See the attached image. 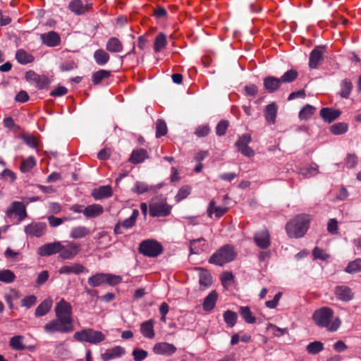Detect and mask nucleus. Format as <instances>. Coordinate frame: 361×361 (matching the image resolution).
<instances>
[{"label": "nucleus", "mask_w": 361, "mask_h": 361, "mask_svg": "<svg viewBox=\"0 0 361 361\" xmlns=\"http://www.w3.org/2000/svg\"><path fill=\"white\" fill-rule=\"evenodd\" d=\"M74 329L73 324L56 317L47 322L44 330L47 334H54L56 333L66 334L72 332Z\"/></svg>", "instance_id": "6"}, {"label": "nucleus", "mask_w": 361, "mask_h": 361, "mask_svg": "<svg viewBox=\"0 0 361 361\" xmlns=\"http://www.w3.org/2000/svg\"><path fill=\"white\" fill-rule=\"evenodd\" d=\"M236 256L234 247L230 245H226L219 249L209 258V262L219 266L233 261Z\"/></svg>", "instance_id": "3"}, {"label": "nucleus", "mask_w": 361, "mask_h": 361, "mask_svg": "<svg viewBox=\"0 0 361 361\" xmlns=\"http://www.w3.org/2000/svg\"><path fill=\"white\" fill-rule=\"evenodd\" d=\"M104 212V208L98 204H93L85 207L82 214L87 218H96Z\"/></svg>", "instance_id": "21"}, {"label": "nucleus", "mask_w": 361, "mask_h": 361, "mask_svg": "<svg viewBox=\"0 0 361 361\" xmlns=\"http://www.w3.org/2000/svg\"><path fill=\"white\" fill-rule=\"evenodd\" d=\"M20 296L21 294L20 291L14 288L11 289L9 292L5 295L4 298L10 309H13V301L19 299Z\"/></svg>", "instance_id": "40"}, {"label": "nucleus", "mask_w": 361, "mask_h": 361, "mask_svg": "<svg viewBox=\"0 0 361 361\" xmlns=\"http://www.w3.org/2000/svg\"><path fill=\"white\" fill-rule=\"evenodd\" d=\"M138 215H139L138 210L134 209L133 211L131 216L121 223V225L123 226V228L129 229V228H132L135 225Z\"/></svg>", "instance_id": "47"}, {"label": "nucleus", "mask_w": 361, "mask_h": 361, "mask_svg": "<svg viewBox=\"0 0 361 361\" xmlns=\"http://www.w3.org/2000/svg\"><path fill=\"white\" fill-rule=\"evenodd\" d=\"M43 42L49 47L57 46L60 42V37L55 32H49L42 35Z\"/></svg>", "instance_id": "33"}, {"label": "nucleus", "mask_w": 361, "mask_h": 361, "mask_svg": "<svg viewBox=\"0 0 361 361\" xmlns=\"http://www.w3.org/2000/svg\"><path fill=\"white\" fill-rule=\"evenodd\" d=\"M327 230L331 234L338 233V222L335 219H330L327 224Z\"/></svg>", "instance_id": "64"}, {"label": "nucleus", "mask_w": 361, "mask_h": 361, "mask_svg": "<svg viewBox=\"0 0 361 361\" xmlns=\"http://www.w3.org/2000/svg\"><path fill=\"white\" fill-rule=\"evenodd\" d=\"M341 115L339 110L330 108H322L320 111L321 117L326 122L331 123L336 120Z\"/></svg>", "instance_id": "27"}, {"label": "nucleus", "mask_w": 361, "mask_h": 361, "mask_svg": "<svg viewBox=\"0 0 361 361\" xmlns=\"http://www.w3.org/2000/svg\"><path fill=\"white\" fill-rule=\"evenodd\" d=\"M334 295L338 300L343 302H349L354 298L353 290L344 285L337 286L334 288Z\"/></svg>", "instance_id": "14"}, {"label": "nucleus", "mask_w": 361, "mask_h": 361, "mask_svg": "<svg viewBox=\"0 0 361 361\" xmlns=\"http://www.w3.org/2000/svg\"><path fill=\"white\" fill-rule=\"evenodd\" d=\"M59 245L60 241L46 243L38 248L37 254L42 257L59 254Z\"/></svg>", "instance_id": "17"}, {"label": "nucleus", "mask_w": 361, "mask_h": 361, "mask_svg": "<svg viewBox=\"0 0 361 361\" xmlns=\"http://www.w3.org/2000/svg\"><path fill=\"white\" fill-rule=\"evenodd\" d=\"M73 338L80 342H87L97 345L104 341L106 336L101 331L87 328L76 331L73 335Z\"/></svg>", "instance_id": "4"}, {"label": "nucleus", "mask_w": 361, "mask_h": 361, "mask_svg": "<svg viewBox=\"0 0 361 361\" xmlns=\"http://www.w3.org/2000/svg\"><path fill=\"white\" fill-rule=\"evenodd\" d=\"M267 330H271L272 334L274 336H277V337L285 335V334H288V332L287 328H284V329L279 328L273 324H269L267 325Z\"/></svg>", "instance_id": "55"}, {"label": "nucleus", "mask_w": 361, "mask_h": 361, "mask_svg": "<svg viewBox=\"0 0 361 361\" xmlns=\"http://www.w3.org/2000/svg\"><path fill=\"white\" fill-rule=\"evenodd\" d=\"M88 272V270L80 263H72L62 266L59 269L60 274H80L82 273Z\"/></svg>", "instance_id": "16"}, {"label": "nucleus", "mask_w": 361, "mask_h": 361, "mask_svg": "<svg viewBox=\"0 0 361 361\" xmlns=\"http://www.w3.org/2000/svg\"><path fill=\"white\" fill-rule=\"evenodd\" d=\"M312 319L318 326L324 327L331 332L336 331L341 324V319L337 317H334L333 310L328 307L316 310L312 315Z\"/></svg>", "instance_id": "1"}, {"label": "nucleus", "mask_w": 361, "mask_h": 361, "mask_svg": "<svg viewBox=\"0 0 361 361\" xmlns=\"http://www.w3.org/2000/svg\"><path fill=\"white\" fill-rule=\"evenodd\" d=\"M310 224L307 215L300 214L289 221L286 224V232L290 238H301L307 232Z\"/></svg>", "instance_id": "2"}, {"label": "nucleus", "mask_w": 361, "mask_h": 361, "mask_svg": "<svg viewBox=\"0 0 361 361\" xmlns=\"http://www.w3.org/2000/svg\"><path fill=\"white\" fill-rule=\"evenodd\" d=\"M94 59L95 62L99 66H104L108 63L110 56L104 50L99 49L94 51Z\"/></svg>", "instance_id": "37"}, {"label": "nucleus", "mask_w": 361, "mask_h": 361, "mask_svg": "<svg viewBox=\"0 0 361 361\" xmlns=\"http://www.w3.org/2000/svg\"><path fill=\"white\" fill-rule=\"evenodd\" d=\"M308 353L315 355L324 350V345L321 341L310 343L306 347Z\"/></svg>", "instance_id": "46"}, {"label": "nucleus", "mask_w": 361, "mask_h": 361, "mask_svg": "<svg viewBox=\"0 0 361 361\" xmlns=\"http://www.w3.org/2000/svg\"><path fill=\"white\" fill-rule=\"evenodd\" d=\"M149 187L145 182L137 181L132 190L137 194H142L149 190Z\"/></svg>", "instance_id": "59"}, {"label": "nucleus", "mask_w": 361, "mask_h": 361, "mask_svg": "<svg viewBox=\"0 0 361 361\" xmlns=\"http://www.w3.org/2000/svg\"><path fill=\"white\" fill-rule=\"evenodd\" d=\"M345 271L348 274H355L361 271V258H357L350 262L345 268Z\"/></svg>", "instance_id": "42"}, {"label": "nucleus", "mask_w": 361, "mask_h": 361, "mask_svg": "<svg viewBox=\"0 0 361 361\" xmlns=\"http://www.w3.org/2000/svg\"><path fill=\"white\" fill-rule=\"evenodd\" d=\"M298 77V73L295 70H289L286 71L281 78L282 82H291Z\"/></svg>", "instance_id": "56"}, {"label": "nucleus", "mask_w": 361, "mask_h": 361, "mask_svg": "<svg viewBox=\"0 0 361 361\" xmlns=\"http://www.w3.org/2000/svg\"><path fill=\"white\" fill-rule=\"evenodd\" d=\"M163 248L157 241L148 239L142 241L139 245V252L145 256L155 257L161 254Z\"/></svg>", "instance_id": "8"}, {"label": "nucleus", "mask_w": 361, "mask_h": 361, "mask_svg": "<svg viewBox=\"0 0 361 361\" xmlns=\"http://www.w3.org/2000/svg\"><path fill=\"white\" fill-rule=\"evenodd\" d=\"M282 293L281 292L276 293L274 297L273 300H268L266 302V307L270 309L276 308L279 304L280 299L281 298Z\"/></svg>", "instance_id": "63"}, {"label": "nucleus", "mask_w": 361, "mask_h": 361, "mask_svg": "<svg viewBox=\"0 0 361 361\" xmlns=\"http://www.w3.org/2000/svg\"><path fill=\"white\" fill-rule=\"evenodd\" d=\"M122 278L111 274L97 273L88 279V284L92 287H97L104 283L115 286L120 283Z\"/></svg>", "instance_id": "7"}, {"label": "nucleus", "mask_w": 361, "mask_h": 361, "mask_svg": "<svg viewBox=\"0 0 361 361\" xmlns=\"http://www.w3.org/2000/svg\"><path fill=\"white\" fill-rule=\"evenodd\" d=\"M37 298L33 295H30L22 299L21 306L28 309L33 306L35 304Z\"/></svg>", "instance_id": "61"}, {"label": "nucleus", "mask_w": 361, "mask_h": 361, "mask_svg": "<svg viewBox=\"0 0 361 361\" xmlns=\"http://www.w3.org/2000/svg\"><path fill=\"white\" fill-rule=\"evenodd\" d=\"M132 355L135 361H143L147 357L148 353L145 350L135 348L133 350Z\"/></svg>", "instance_id": "60"}, {"label": "nucleus", "mask_w": 361, "mask_h": 361, "mask_svg": "<svg viewBox=\"0 0 361 361\" xmlns=\"http://www.w3.org/2000/svg\"><path fill=\"white\" fill-rule=\"evenodd\" d=\"M24 341L25 338L23 336L16 335L11 338L9 345L14 350L21 351L25 349Z\"/></svg>", "instance_id": "34"}, {"label": "nucleus", "mask_w": 361, "mask_h": 361, "mask_svg": "<svg viewBox=\"0 0 361 361\" xmlns=\"http://www.w3.org/2000/svg\"><path fill=\"white\" fill-rule=\"evenodd\" d=\"M167 45L166 36L163 32H159L155 37L154 50L156 53L160 52Z\"/></svg>", "instance_id": "36"}, {"label": "nucleus", "mask_w": 361, "mask_h": 361, "mask_svg": "<svg viewBox=\"0 0 361 361\" xmlns=\"http://www.w3.org/2000/svg\"><path fill=\"white\" fill-rule=\"evenodd\" d=\"M16 279L15 274L10 269L0 271V281L5 283H11Z\"/></svg>", "instance_id": "45"}, {"label": "nucleus", "mask_w": 361, "mask_h": 361, "mask_svg": "<svg viewBox=\"0 0 361 361\" xmlns=\"http://www.w3.org/2000/svg\"><path fill=\"white\" fill-rule=\"evenodd\" d=\"M56 317L73 324V307L70 302L61 299L54 308Z\"/></svg>", "instance_id": "9"}, {"label": "nucleus", "mask_w": 361, "mask_h": 361, "mask_svg": "<svg viewBox=\"0 0 361 361\" xmlns=\"http://www.w3.org/2000/svg\"><path fill=\"white\" fill-rule=\"evenodd\" d=\"M282 83L280 78L268 76L264 79V86L269 92H275Z\"/></svg>", "instance_id": "28"}, {"label": "nucleus", "mask_w": 361, "mask_h": 361, "mask_svg": "<svg viewBox=\"0 0 361 361\" xmlns=\"http://www.w3.org/2000/svg\"><path fill=\"white\" fill-rule=\"evenodd\" d=\"M197 270L199 271V283L200 288L205 290L208 288L212 283V276L207 270L202 268H198Z\"/></svg>", "instance_id": "22"}, {"label": "nucleus", "mask_w": 361, "mask_h": 361, "mask_svg": "<svg viewBox=\"0 0 361 361\" xmlns=\"http://www.w3.org/2000/svg\"><path fill=\"white\" fill-rule=\"evenodd\" d=\"M153 351L157 355H171L176 351V348L173 344L160 342L154 345Z\"/></svg>", "instance_id": "20"}, {"label": "nucleus", "mask_w": 361, "mask_h": 361, "mask_svg": "<svg viewBox=\"0 0 361 361\" xmlns=\"http://www.w3.org/2000/svg\"><path fill=\"white\" fill-rule=\"evenodd\" d=\"M237 318V314L233 311L227 310L224 313V321L230 327H233L235 324Z\"/></svg>", "instance_id": "49"}, {"label": "nucleus", "mask_w": 361, "mask_h": 361, "mask_svg": "<svg viewBox=\"0 0 361 361\" xmlns=\"http://www.w3.org/2000/svg\"><path fill=\"white\" fill-rule=\"evenodd\" d=\"M312 255L314 259H320L322 261L328 260L330 257V255L327 254L326 251L318 247L314 248Z\"/></svg>", "instance_id": "53"}, {"label": "nucleus", "mask_w": 361, "mask_h": 361, "mask_svg": "<svg viewBox=\"0 0 361 361\" xmlns=\"http://www.w3.org/2000/svg\"><path fill=\"white\" fill-rule=\"evenodd\" d=\"M81 251L80 245L73 240L60 241L59 256L61 259H73Z\"/></svg>", "instance_id": "5"}, {"label": "nucleus", "mask_w": 361, "mask_h": 361, "mask_svg": "<svg viewBox=\"0 0 361 361\" xmlns=\"http://www.w3.org/2000/svg\"><path fill=\"white\" fill-rule=\"evenodd\" d=\"M316 108L312 105H305L299 112V118L301 120H308L315 113Z\"/></svg>", "instance_id": "44"}, {"label": "nucleus", "mask_w": 361, "mask_h": 361, "mask_svg": "<svg viewBox=\"0 0 361 361\" xmlns=\"http://www.w3.org/2000/svg\"><path fill=\"white\" fill-rule=\"evenodd\" d=\"M324 47H316L310 54L309 66L310 68L316 69L319 67L323 60Z\"/></svg>", "instance_id": "15"}, {"label": "nucleus", "mask_w": 361, "mask_h": 361, "mask_svg": "<svg viewBox=\"0 0 361 361\" xmlns=\"http://www.w3.org/2000/svg\"><path fill=\"white\" fill-rule=\"evenodd\" d=\"M110 72L106 70H100L93 73L92 80L94 84H99L102 80L107 78Z\"/></svg>", "instance_id": "50"}, {"label": "nucleus", "mask_w": 361, "mask_h": 361, "mask_svg": "<svg viewBox=\"0 0 361 361\" xmlns=\"http://www.w3.org/2000/svg\"><path fill=\"white\" fill-rule=\"evenodd\" d=\"M36 165V159L33 156L23 159L20 165V171L23 173L29 172Z\"/></svg>", "instance_id": "41"}, {"label": "nucleus", "mask_w": 361, "mask_h": 361, "mask_svg": "<svg viewBox=\"0 0 361 361\" xmlns=\"http://www.w3.org/2000/svg\"><path fill=\"white\" fill-rule=\"evenodd\" d=\"M126 353L124 348L121 346H115L112 348L107 349L104 353L101 355V358L103 361H109L110 360L121 357Z\"/></svg>", "instance_id": "19"}, {"label": "nucleus", "mask_w": 361, "mask_h": 361, "mask_svg": "<svg viewBox=\"0 0 361 361\" xmlns=\"http://www.w3.org/2000/svg\"><path fill=\"white\" fill-rule=\"evenodd\" d=\"M147 158V152L144 149H137L133 151L130 161L133 164H139Z\"/></svg>", "instance_id": "35"}, {"label": "nucleus", "mask_w": 361, "mask_h": 361, "mask_svg": "<svg viewBox=\"0 0 361 361\" xmlns=\"http://www.w3.org/2000/svg\"><path fill=\"white\" fill-rule=\"evenodd\" d=\"M251 141L252 138L250 135L248 133H245L239 137L238 141L235 143V145L239 149L240 147L248 146Z\"/></svg>", "instance_id": "58"}, {"label": "nucleus", "mask_w": 361, "mask_h": 361, "mask_svg": "<svg viewBox=\"0 0 361 361\" xmlns=\"http://www.w3.org/2000/svg\"><path fill=\"white\" fill-rule=\"evenodd\" d=\"M52 307V300L50 298L43 300L36 308L35 314L37 317L46 315Z\"/></svg>", "instance_id": "29"}, {"label": "nucleus", "mask_w": 361, "mask_h": 361, "mask_svg": "<svg viewBox=\"0 0 361 361\" xmlns=\"http://www.w3.org/2000/svg\"><path fill=\"white\" fill-rule=\"evenodd\" d=\"M90 228L84 226H77L71 228L70 231V238L74 240L84 238L90 235Z\"/></svg>", "instance_id": "23"}, {"label": "nucleus", "mask_w": 361, "mask_h": 361, "mask_svg": "<svg viewBox=\"0 0 361 361\" xmlns=\"http://www.w3.org/2000/svg\"><path fill=\"white\" fill-rule=\"evenodd\" d=\"M348 130V125L345 123H337L331 126V132L334 135H342Z\"/></svg>", "instance_id": "51"}, {"label": "nucleus", "mask_w": 361, "mask_h": 361, "mask_svg": "<svg viewBox=\"0 0 361 361\" xmlns=\"http://www.w3.org/2000/svg\"><path fill=\"white\" fill-rule=\"evenodd\" d=\"M16 60L21 64H27L34 61V57L27 51L19 49L16 54Z\"/></svg>", "instance_id": "38"}, {"label": "nucleus", "mask_w": 361, "mask_h": 361, "mask_svg": "<svg viewBox=\"0 0 361 361\" xmlns=\"http://www.w3.org/2000/svg\"><path fill=\"white\" fill-rule=\"evenodd\" d=\"M112 194V188L110 185L101 186L92 192V197L97 200L111 197Z\"/></svg>", "instance_id": "24"}, {"label": "nucleus", "mask_w": 361, "mask_h": 361, "mask_svg": "<svg viewBox=\"0 0 361 361\" xmlns=\"http://www.w3.org/2000/svg\"><path fill=\"white\" fill-rule=\"evenodd\" d=\"M191 192V188L190 186L188 185H184L183 187H181L177 195H176V202H180L181 200H183V199L186 198L190 193Z\"/></svg>", "instance_id": "57"}, {"label": "nucleus", "mask_w": 361, "mask_h": 361, "mask_svg": "<svg viewBox=\"0 0 361 361\" xmlns=\"http://www.w3.org/2000/svg\"><path fill=\"white\" fill-rule=\"evenodd\" d=\"M240 314L243 319L247 324H254L256 322V318L252 315L250 308L247 306L240 307L239 310Z\"/></svg>", "instance_id": "43"}, {"label": "nucleus", "mask_w": 361, "mask_h": 361, "mask_svg": "<svg viewBox=\"0 0 361 361\" xmlns=\"http://www.w3.org/2000/svg\"><path fill=\"white\" fill-rule=\"evenodd\" d=\"M7 212L8 214L15 213L18 216L20 221H22L27 216L25 206L20 202H13Z\"/></svg>", "instance_id": "25"}, {"label": "nucleus", "mask_w": 361, "mask_h": 361, "mask_svg": "<svg viewBox=\"0 0 361 361\" xmlns=\"http://www.w3.org/2000/svg\"><path fill=\"white\" fill-rule=\"evenodd\" d=\"M123 44L116 37H111L108 39L106 49L111 53H120L123 50Z\"/></svg>", "instance_id": "31"}, {"label": "nucleus", "mask_w": 361, "mask_h": 361, "mask_svg": "<svg viewBox=\"0 0 361 361\" xmlns=\"http://www.w3.org/2000/svg\"><path fill=\"white\" fill-rule=\"evenodd\" d=\"M140 331L143 336L153 338L155 336L154 331V321L152 319L143 322L140 326Z\"/></svg>", "instance_id": "30"}, {"label": "nucleus", "mask_w": 361, "mask_h": 361, "mask_svg": "<svg viewBox=\"0 0 361 361\" xmlns=\"http://www.w3.org/2000/svg\"><path fill=\"white\" fill-rule=\"evenodd\" d=\"M190 252L193 254H198L204 250V246L205 245V240L202 238L192 240L190 243Z\"/></svg>", "instance_id": "39"}, {"label": "nucleus", "mask_w": 361, "mask_h": 361, "mask_svg": "<svg viewBox=\"0 0 361 361\" xmlns=\"http://www.w3.org/2000/svg\"><path fill=\"white\" fill-rule=\"evenodd\" d=\"M218 298L217 293L215 290H212L209 295L204 298L203 302V310L207 312H209L214 307L216 300Z\"/></svg>", "instance_id": "32"}, {"label": "nucleus", "mask_w": 361, "mask_h": 361, "mask_svg": "<svg viewBox=\"0 0 361 361\" xmlns=\"http://www.w3.org/2000/svg\"><path fill=\"white\" fill-rule=\"evenodd\" d=\"M298 173L305 178H310L317 173V166L314 165L301 168Z\"/></svg>", "instance_id": "52"}, {"label": "nucleus", "mask_w": 361, "mask_h": 361, "mask_svg": "<svg viewBox=\"0 0 361 361\" xmlns=\"http://www.w3.org/2000/svg\"><path fill=\"white\" fill-rule=\"evenodd\" d=\"M47 230V225L43 222H32L24 228V231L27 235L31 237L40 238Z\"/></svg>", "instance_id": "12"}, {"label": "nucleus", "mask_w": 361, "mask_h": 361, "mask_svg": "<svg viewBox=\"0 0 361 361\" xmlns=\"http://www.w3.org/2000/svg\"><path fill=\"white\" fill-rule=\"evenodd\" d=\"M278 108L276 104L273 102L271 104H268L265 108L264 116L266 121L269 124H274L276 122V118L277 116Z\"/></svg>", "instance_id": "26"}, {"label": "nucleus", "mask_w": 361, "mask_h": 361, "mask_svg": "<svg viewBox=\"0 0 361 361\" xmlns=\"http://www.w3.org/2000/svg\"><path fill=\"white\" fill-rule=\"evenodd\" d=\"M25 79L38 89H45L49 87L51 82L47 76L38 75L33 71L26 72Z\"/></svg>", "instance_id": "10"}, {"label": "nucleus", "mask_w": 361, "mask_h": 361, "mask_svg": "<svg viewBox=\"0 0 361 361\" xmlns=\"http://www.w3.org/2000/svg\"><path fill=\"white\" fill-rule=\"evenodd\" d=\"M171 212V207L164 202H152L149 204V214L153 217L166 216Z\"/></svg>", "instance_id": "11"}, {"label": "nucleus", "mask_w": 361, "mask_h": 361, "mask_svg": "<svg viewBox=\"0 0 361 361\" xmlns=\"http://www.w3.org/2000/svg\"><path fill=\"white\" fill-rule=\"evenodd\" d=\"M352 83L348 80H344L341 85L340 95L343 98H348L352 90Z\"/></svg>", "instance_id": "48"}, {"label": "nucleus", "mask_w": 361, "mask_h": 361, "mask_svg": "<svg viewBox=\"0 0 361 361\" xmlns=\"http://www.w3.org/2000/svg\"><path fill=\"white\" fill-rule=\"evenodd\" d=\"M68 8L75 15L80 16L91 9L92 4H83L81 0H73L69 3Z\"/></svg>", "instance_id": "18"}, {"label": "nucleus", "mask_w": 361, "mask_h": 361, "mask_svg": "<svg viewBox=\"0 0 361 361\" xmlns=\"http://www.w3.org/2000/svg\"><path fill=\"white\" fill-rule=\"evenodd\" d=\"M167 133V127L165 121L163 120H158L156 123V137H160L164 136Z\"/></svg>", "instance_id": "54"}, {"label": "nucleus", "mask_w": 361, "mask_h": 361, "mask_svg": "<svg viewBox=\"0 0 361 361\" xmlns=\"http://www.w3.org/2000/svg\"><path fill=\"white\" fill-rule=\"evenodd\" d=\"M253 239L256 245L262 250H266L271 245V236L267 229L256 232Z\"/></svg>", "instance_id": "13"}, {"label": "nucleus", "mask_w": 361, "mask_h": 361, "mask_svg": "<svg viewBox=\"0 0 361 361\" xmlns=\"http://www.w3.org/2000/svg\"><path fill=\"white\" fill-rule=\"evenodd\" d=\"M47 219L51 226L56 227L62 224L64 221H68V218H58L54 216H49Z\"/></svg>", "instance_id": "62"}]
</instances>
